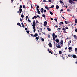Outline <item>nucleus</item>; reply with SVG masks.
<instances>
[{"label": "nucleus", "mask_w": 77, "mask_h": 77, "mask_svg": "<svg viewBox=\"0 0 77 77\" xmlns=\"http://www.w3.org/2000/svg\"><path fill=\"white\" fill-rule=\"evenodd\" d=\"M28 16H26V20H27V19L28 18Z\"/></svg>", "instance_id": "obj_32"}, {"label": "nucleus", "mask_w": 77, "mask_h": 77, "mask_svg": "<svg viewBox=\"0 0 77 77\" xmlns=\"http://www.w3.org/2000/svg\"><path fill=\"white\" fill-rule=\"evenodd\" d=\"M36 8L38 9V8H39V6L38 5L37 7Z\"/></svg>", "instance_id": "obj_41"}, {"label": "nucleus", "mask_w": 77, "mask_h": 77, "mask_svg": "<svg viewBox=\"0 0 77 77\" xmlns=\"http://www.w3.org/2000/svg\"><path fill=\"white\" fill-rule=\"evenodd\" d=\"M28 21L29 22V23H31V20H30V19H28Z\"/></svg>", "instance_id": "obj_40"}, {"label": "nucleus", "mask_w": 77, "mask_h": 77, "mask_svg": "<svg viewBox=\"0 0 77 77\" xmlns=\"http://www.w3.org/2000/svg\"><path fill=\"white\" fill-rule=\"evenodd\" d=\"M42 16L43 17H45V16L44 14H43L42 15Z\"/></svg>", "instance_id": "obj_47"}, {"label": "nucleus", "mask_w": 77, "mask_h": 77, "mask_svg": "<svg viewBox=\"0 0 77 77\" xmlns=\"http://www.w3.org/2000/svg\"><path fill=\"white\" fill-rule=\"evenodd\" d=\"M63 9H61L60 11V12H63Z\"/></svg>", "instance_id": "obj_44"}, {"label": "nucleus", "mask_w": 77, "mask_h": 77, "mask_svg": "<svg viewBox=\"0 0 77 77\" xmlns=\"http://www.w3.org/2000/svg\"><path fill=\"white\" fill-rule=\"evenodd\" d=\"M55 27H56L57 28V27H58V26H57V25H55Z\"/></svg>", "instance_id": "obj_62"}, {"label": "nucleus", "mask_w": 77, "mask_h": 77, "mask_svg": "<svg viewBox=\"0 0 77 77\" xmlns=\"http://www.w3.org/2000/svg\"><path fill=\"white\" fill-rule=\"evenodd\" d=\"M68 56L69 57H71V55L70 54H69V55H68Z\"/></svg>", "instance_id": "obj_53"}, {"label": "nucleus", "mask_w": 77, "mask_h": 77, "mask_svg": "<svg viewBox=\"0 0 77 77\" xmlns=\"http://www.w3.org/2000/svg\"><path fill=\"white\" fill-rule=\"evenodd\" d=\"M52 36L53 37H54L55 36V33H54L52 34Z\"/></svg>", "instance_id": "obj_17"}, {"label": "nucleus", "mask_w": 77, "mask_h": 77, "mask_svg": "<svg viewBox=\"0 0 77 77\" xmlns=\"http://www.w3.org/2000/svg\"><path fill=\"white\" fill-rule=\"evenodd\" d=\"M56 8L57 9H58L59 8V7L58 6V5H56Z\"/></svg>", "instance_id": "obj_10"}, {"label": "nucleus", "mask_w": 77, "mask_h": 77, "mask_svg": "<svg viewBox=\"0 0 77 77\" xmlns=\"http://www.w3.org/2000/svg\"><path fill=\"white\" fill-rule=\"evenodd\" d=\"M65 28L66 29H68V27H66Z\"/></svg>", "instance_id": "obj_63"}, {"label": "nucleus", "mask_w": 77, "mask_h": 77, "mask_svg": "<svg viewBox=\"0 0 77 77\" xmlns=\"http://www.w3.org/2000/svg\"><path fill=\"white\" fill-rule=\"evenodd\" d=\"M13 1H14V0H11V3H12Z\"/></svg>", "instance_id": "obj_58"}, {"label": "nucleus", "mask_w": 77, "mask_h": 77, "mask_svg": "<svg viewBox=\"0 0 77 77\" xmlns=\"http://www.w3.org/2000/svg\"><path fill=\"white\" fill-rule=\"evenodd\" d=\"M38 34L37 33H36L34 35V37H36L38 36Z\"/></svg>", "instance_id": "obj_9"}, {"label": "nucleus", "mask_w": 77, "mask_h": 77, "mask_svg": "<svg viewBox=\"0 0 77 77\" xmlns=\"http://www.w3.org/2000/svg\"><path fill=\"white\" fill-rule=\"evenodd\" d=\"M35 26H36V25H32V26H33V29H36V27H35Z\"/></svg>", "instance_id": "obj_16"}, {"label": "nucleus", "mask_w": 77, "mask_h": 77, "mask_svg": "<svg viewBox=\"0 0 77 77\" xmlns=\"http://www.w3.org/2000/svg\"><path fill=\"white\" fill-rule=\"evenodd\" d=\"M62 59H64V57H63V54H62Z\"/></svg>", "instance_id": "obj_51"}, {"label": "nucleus", "mask_w": 77, "mask_h": 77, "mask_svg": "<svg viewBox=\"0 0 77 77\" xmlns=\"http://www.w3.org/2000/svg\"><path fill=\"white\" fill-rule=\"evenodd\" d=\"M60 23H61V24H63V22H61Z\"/></svg>", "instance_id": "obj_48"}, {"label": "nucleus", "mask_w": 77, "mask_h": 77, "mask_svg": "<svg viewBox=\"0 0 77 77\" xmlns=\"http://www.w3.org/2000/svg\"><path fill=\"white\" fill-rule=\"evenodd\" d=\"M37 12L38 14H41V13H40V11H37Z\"/></svg>", "instance_id": "obj_26"}, {"label": "nucleus", "mask_w": 77, "mask_h": 77, "mask_svg": "<svg viewBox=\"0 0 77 77\" xmlns=\"http://www.w3.org/2000/svg\"><path fill=\"white\" fill-rule=\"evenodd\" d=\"M32 25H36V23H35V20L33 21Z\"/></svg>", "instance_id": "obj_13"}, {"label": "nucleus", "mask_w": 77, "mask_h": 77, "mask_svg": "<svg viewBox=\"0 0 77 77\" xmlns=\"http://www.w3.org/2000/svg\"><path fill=\"white\" fill-rule=\"evenodd\" d=\"M45 9H47V10H49V9H50V8H49V7L47 6H45Z\"/></svg>", "instance_id": "obj_8"}, {"label": "nucleus", "mask_w": 77, "mask_h": 77, "mask_svg": "<svg viewBox=\"0 0 77 77\" xmlns=\"http://www.w3.org/2000/svg\"><path fill=\"white\" fill-rule=\"evenodd\" d=\"M30 35L31 36H32V37H34V35H33L32 34H31Z\"/></svg>", "instance_id": "obj_33"}, {"label": "nucleus", "mask_w": 77, "mask_h": 77, "mask_svg": "<svg viewBox=\"0 0 77 77\" xmlns=\"http://www.w3.org/2000/svg\"><path fill=\"white\" fill-rule=\"evenodd\" d=\"M56 47L57 48H61V46L59 45H58V46L56 45Z\"/></svg>", "instance_id": "obj_11"}, {"label": "nucleus", "mask_w": 77, "mask_h": 77, "mask_svg": "<svg viewBox=\"0 0 77 77\" xmlns=\"http://www.w3.org/2000/svg\"><path fill=\"white\" fill-rule=\"evenodd\" d=\"M47 21H45L44 22V27H45L46 26V25H47Z\"/></svg>", "instance_id": "obj_3"}, {"label": "nucleus", "mask_w": 77, "mask_h": 77, "mask_svg": "<svg viewBox=\"0 0 77 77\" xmlns=\"http://www.w3.org/2000/svg\"><path fill=\"white\" fill-rule=\"evenodd\" d=\"M35 31H36V28L34 29V30H33L34 33H35Z\"/></svg>", "instance_id": "obj_34"}, {"label": "nucleus", "mask_w": 77, "mask_h": 77, "mask_svg": "<svg viewBox=\"0 0 77 77\" xmlns=\"http://www.w3.org/2000/svg\"><path fill=\"white\" fill-rule=\"evenodd\" d=\"M75 32H77V29H76L75 30Z\"/></svg>", "instance_id": "obj_64"}, {"label": "nucleus", "mask_w": 77, "mask_h": 77, "mask_svg": "<svg viewBox=\"0 0 77 77\" xmlns=\"http://www.w3.org/2000/svg\"><path fill=\"white\" fill-rule=\"evenodd\" d=\"M75 23H77V19H75Z\"/></svg>", "instance_id": "obj_30"}, {"label": "nucleus", "mask_w": 77, "mask_h": 77, "mask_svg": "<svg viewBox=\"0 0 77 77\" xmlns=\"http://www.w3.org/2000/svg\"><path fill=\"white\" fill-rule=\"evenodd\" d=\"M59 54H62V51H59Z\"/></svg>", "instance_id": "obj_22"}, {"label": "nucleus", "mask_w": 77, "mask_h": 77, "mask_svg": "<svg viewBox=\"0 0 77 77\" xmlns=\"http://www.w3.org/2000/svg\"><path fill=\"white\" fill-rule=\"evenodd\" d=\"M59 2L60 3H63V2L61 0Z\"/></svg>", "instance_id": "obj_27"}, {"label": "nucleus", "mask_w": 77, "mask_h": 77, "mask_svg": "<svg viewBox=\"0 0 77 77\" xmlns=\"http://www.w3.org/2000/svg\"><path fill=\"white\" fill-rule=\"evenodd\" d=\"M43 2H47V1L45 0H43Z\"/></svg>", "instance_id": "obj_45"}, {"label": "nucleus", "mask_w": 77, "mask_h": 77, "mask_svg": "<svg viewBox=\"0 0 77 77\" xmlns=\"http://www.w3.org/2000/svg\"><path fill=\"white\" fill-rule=\"evenodd\" d=\"M48 45L50 47H52V44L50 42H49L48 44Z\"/></svg>", "instance_id": "obj_5"}, {"label": "nucleus", "mask_w": 77, "mask_h": 77, "mask_svg": "<svg viewBox=\"0 0 77 77\" xmlns=\"http://www.w3.org/2000/svg\"><path fill=\"white\" fill-rule=\"evenodd\" d=\"M53 40H54V41H55V40H56V39H55V37H53Z\"/></svg>", "instance_id": "obj_39"}, {"label": "nucleus", "mask_w": 77, "mask_h": 77, "mask_svg": "<svg viewBox=\"0 0 77 77\" xmlns=\"http://www.w3.org/2000/svg\"><path fill=\"white\" fill-rule=\"evenodd\" d=\"M63 30H64V31H66V30L65 28H63Z\"/></svg>", "instance_id": "obj_24"}, {"label": "nucleus", "mask_w": 77, "mask_h": 77, "mask_svg": "<svg viewBox=\"0 0 77 77\" xmlns=\"http://www.w3.org/2000/svg\"><path fill=\"white\" fill-rule=\"evenodd\" d=\"M41 12H42V13H43V11H44V8H41Z\"/></svg>", "instance_id": "obj_12"}, {"label": "nucleus", "mask_w": 77, "mask_h": 77, "mask_svg": "<svg viewBox=\"0 0 77 77\" xmlns=\"http://www.w3.org/2000/svg\"><path fill=\"white\" fill-rule=\"evenodd\" d=\"M55 41L58 43L57 45H59V39H56L55 40Z\"/></svg>", "instance_id": "obj_4"}, {"label": "nucleus", "mask_w": 77, "mask_h": 77, "mask_svg": "<svg viewBox=\"0 0 77 77\" xmlns=\"http://www.w3.org/2000/svg\"><path fill=\"white\" fill-rule=\"evenodd\" d=\"M48 36L49 38H50V35H48Z\"/></svg>", "instance_id": "obj_37"}, {"label": "nucleus", "mask_w": 77, "mask_h": 77, "mask_svg": "<svg viewBox=\"0 0 77 77\" xmlns=\"http://www.w3.org/2000/svg\"><path fill=\"white\" fill-rule=\"evenodd\" d=\"M49 53H51V54H53V52H51V51H49Z\"/></svg>", "instance_id": "obj_20"}, {"label": "nucleus", "mask_w": 77, "mask_h": 77, "mask_svg": "<svg viewBox=\"0 0 77 77\" xmlns=\"http://www.w3.org/2000/svg\"><path fill=\"white\" fill-rule=\"evenodd\" d=\"M60 43H61V45H63V40H62H62H61Z\"/></svg>", "instance_id": "obj_6"}, {"label": "nucleus", "mask_w": 77, "mask_h": 77, "mask_svg": "<svg viewBox=\"0 0 77 77\" xmlns=\"http://www.w3.org/2000/svg\"><path fill=\"white\" fill-rule=\"evenodd\" d=\"M37 17H38V18H40V17H39V15H37Z\"/></svg>", "instance_id": "obj_57"}, {"label": "nucleus", "mask_w": 77, "mask_h": 77, "mask_svg": "<svg viewBox=\"0 0 77 77\" xmlns=\"http://www.w3.org/2000/svg\"><path fill=\"white\" fill-rule=\"evenodd\" d=\"M22 12V9L20 8L19 9V11L17 12V13H19V14H21Z\"/></svg>", "instance_id": "obj_1"}, {"label": "nucleus", "mask_w": 77, "mask_h": 77, "mask_svg": "<svg viewBox=\"0 0 77 77\" xmlns=\"http://www.w3.org/2000/svg\"><path fill=\"white\" fill-rule=\"evenodd\" d=\"M34 17L35 19H36L37 18V16H34Z\"/></svg>", "instance_id": "obj_25"}, {"label": "nucleus", "mask_w": 77, "mask_h": 77, "mask_svg": "<svg viewBox=\"0 0 77 77\" xmlns=\"http://www.w3.org/2000/svg\"><path fill=\"white\" fill-rule=\"evenodd\" d=\"M44 12H47V10H44L43 11Z\"/></svg>", "instance_id": "obj_35"}, {"label": "nucleus", "mask_w": 77, "mask_h": 77, "mask_svg": "<svg viewBox=\"0 0 77 77\" xmlns=\"http://www.w3.org/2000/svg\"><path fill=\"white\" fill-rule=\"evenodd\" d=\"M54 20H55L56 22H57V19L56 18L54 19Z\"/></svg>", "instance_id": "obj_28"}, {"label": "nucleus", "mask_w": 77, "mask_h": 77, "mask_svg": "<svg viewBox=\"0 0 77 77\" xmlns=\"http://www.w3.org/2000/svg\"><path fill=\"white\" fill-rule=\"evenodd\" d=\"M65 24H68V22H67V21H65Z\"/></svg>", "instance_id": "obj_23"}, {"label": "nucleus", "mask_w": 77, "mask_h": 77, "mask_svg": "<svg viewBox=\"0 0 77 77\" xmlns=\"http://www.w3.org/2000/svg\"><path fill=\"white\" fill-rule=\"evenodd\" d=\"M61 17L63 18V19H65V18L62 16V15H61Z\"/></svg>", "instance_id": "obj_59"}, {"label": "nucleus", "mask_w": 77, "mask_h": 77, "mask_svg": "<svg viewBox=\"0 0 77 77\" xmlns=\"http://www.w3.org/2000/svg\"><path fill=\"white\" fill-rule=\"evenodd\" d=\"M47 29L48 30V31H49V32L50 31H51V29L48 27L47 28Z\"/></svg>", "instance_id": "obj_15"}, {"label": "nucleus", "mask_w": 77, "mask_h": 77, "mask_svg": "<svg viewBox=\"0 0 77 77\" xmlns=\"http://www.w3.org/2000/svg\"><path fill=\"white\" fill-rule=\"evenodd\" d=\"M68 42L69 43H71V40H70V41H69V42Z\"/></svg>", "instance_id": "obj_60"}, {"label": "nucleus", "mask_w": 77, "mask_h": 77, "mask_svg": "<svg viewBox=\"0 0 77 77\" xmlns=\"http://www.w3.org/2000/svg\"><path fill=\"white\" fill-rule=\"evenodd\" d=\"M26 32L27 33H28V34H29V31H27Z\"/></svg>", "instance_id": "obj_52"}, {"label": "nucleus", "mask_w": 77, "mask_h": 77, "mask_svg": "<svg viewBox=\"0 0 77 77\" xmlns=\"http://www.w3.org/2000/svg\"><path fill=\"white\" fill-rule=\"evenodd\" d=\"M38 23V20H36V23L37 24Z\"/></svg>", "instance_id": "obj_43"}, {"label": "nucleus", "mask_w": 77, "mask_h": 77, "mask_svg": "<svg viewBox=\"0 0 77 77\" xmlns=\"http://www.w3.org/2000/svg\"><path fill=\"white\" fill-rule=\"evenodd\" d=\"M73 36L75 38H76V37H77V36H76L75 35H73Z\"/></svg>", "instance_id": "obj_42"}, {"label": "nucleus", "mask_w": 77, "mask_h": 77, "mask_svg": "<svg viewBox=\"0 0 77 77\" xmlns=\"http://www.w3.org/2000/svg\"><path fill=\"white\" fill-rule=\"evenodd\" d=\"M50 13L51 14V15H53V12H52L50 11Z\"/></svg>", "instance_id": "obj_18"}, {"label": "nucleus", "mask_w": 77, "mask_h": 77, "mask_svg": "<svg viewBox=\"0 0 77 77\" xmlns=\"http://www.w3.org/2000/svg\"><path fill=\"white\" fill-rule=\"evenodd\" d=\"M70 43H69L68 42V47H69V45H70Z\"/></svg>", "instance_id": "obj_36"}, {"label": "nucleus", "mask_w": 77, "mask_h": 77, "mask_svg": "<svg viewBox=\"0 0 77 77\" xmlns=\"http://www.w3.org/2000/svg\"><path fill=\"white\" fill-rule=\"evenodd\" d=\"M69 50H71L72 49V47H69L68 48Z\"/></svg>", "instance_id": "obj_21"}, {"label": "nucleus", "mask_w": 77, "mask_h": 77, "mask_svg": "<svg viewBox=\"0 0 77 77\" xmlns=\"http://www.w3.org/2000/svg\"><path fill=\"white\" fill-rule=\"evenodd\" d=\"M17 25H18V26H19L20 27H21V24H20V23H18Z\"/></svg>", "instance_id": "obj_14"}, {"label": "nucleus", "mask_w": 77, "mask_h": 77, "mask_svg": "<svg viewBox=\"0 0 77 77\" xmlns=\"http://www.w3.org/2000/svg\"><path fill=\"white\" fill-rule=\"evenodd\" d=\"M25 30L27 31V28L26 27L25 28Z\"/></svg>", "instance_id": "obj_49"}, {"label": "nucleus", "mask_w": 77, "mask_h": 77, "mask_svg": "<svg viewBox=\"0 0 77 77\" xmlns=\"http://www.w3.org/2000/svg\"><path fill=\"white\" fill-rule=\"evenodd\" d=\"M67 11H68V12H69L70 9H67Z\"/></svg>", "instance_id": "obj_61"}, {"label": "nucleus", "mask_w": 77, "mask_h": 77, "mask_svg": "<svg viewBox=\"0 0 77 77\" xmlns=\"http://www.w3.org/2000/svg\"><path fill=\"white\" fill-rule=\"evenodd\" d=\"M72 57L74 59H76L77 58V56H76V55H73Z\"/></svg>", "instance_id": "obj_7"}, {"label": "nucleus", "mask_w": 77, "mask_h": 77, "mask_svg": "<svg viewBox=\"0 0 77 77\" xmlns=\"http://www.w3.org/2000/svg\"><path fill=\"white\" fill-rule=\"evenodd\" d=\"M22 27H23V28H25V26H24V25H22Z\"/></svg>", "instance_id": "obj_54"}, {"label": "nucleus", "mask_w": 77, "mask_h": 77, "mask_svg": "<svg viewBox=\"0 0 77 77\" xmlns=\"http://www.w3.org/2000/svg\"><path fill=\"white\" fill-rule=\"evenodd\" d=\"M41 40L42 41H44V38H41Z\"/></svg>", "instance_id": "obj_29"}, {"label": "nucleus", "mask_w": 77, "mask_h": 77, "mask_svg": "<svg viewBox=\"0 0 77 77\" xmlns=\"http://www.w3.org/2000/svg\"><path fill=\"white\" fill-rule=\"evenodd\" d=\"M24 15L23 14H22L21 15V17L22 18H24Z\"/></svg>", "instance_id": "obj_19"}, {"label": "nucleus", "mask_w": 77, "mask_h": 77, "mask_svg": "<svg viewBox=\"0 0 77 77\" xmlns=\"http://www.w3.org/2000/svg\"><path fill=\"white\" fill-rule=\"evenodd\" d=\"M75 51H77V48H75Z\"/></svg>", "instance_id": "obj_55"}, {"label": "nucleus", "mask_w": 77, "mask_h": 77, "mask_svg": "<svg viewBox=\"0 0 77 77\" xmlns=\"http://www.w3.org/2000/svg\"><path fill=\"white\" fill-rule=\"evenodd\" d=\"M40 30L41 32H42V28H40Z\"/></svg>", "instance_id": "obj_46"}, {"label": "nucleus", "mask_w": 77, "mask_h": 77, "mask_svg": "<svg viewBox=\"0 0 77 77\" xmlns=\"http://www.w3.org/2000/svg\"><path fill=\"white\" fill-rule=\"evenodd\" d=\"M36 39H37V40H38V39H39V37H36Z\"/></svg>", "instance_id": "obj_31"}, {"label": "nucleus", "mask_w": 77, "mask_h": 77, "mask_svg": "<svg viewBox=\"0 0 77 77\" xmlns=\"http://www.w3.org/2000/svg\"><path fill=\"white\" fill-rule=\"evenodd\" d=\"M54 5H53L51 6V7L52 8H54Z\"/></svg>", "instance_id": "obj_56"}, {"label": "nucleus", "mask_w": 77, "mask_h": 77, "mask_svg": "<svg viewBox=\"0 0 77 77\" xmlns=\"http://www.w3.org/2000/svg\"><path fill=\"white\" fill-rule=\"evenodd\" d=\"M69 2L71 3V4H72V3H74V2L72 0H69Z\"/></svg>", "instance_id": "obj_2"}, {"label": "nucleus", "mask_w": 77, "mask_h": 77, "mask_svg": "<svg viewBox=\"0 0 77 77\" xmlns=\"http://www.w3.org/2000/svg\"><path fill=\"white\" fill-rule=\"evenodd\" d=\"M23 8H26V6L24 5H23Z\"/></svg>", "instance_id": "obj_50"}, {"label": "nucleus", "mask_w": 77, "mask_h": 77, "mask_svg": "<svg viewBox=\"0 0 77 77\" xmlns=\"http://www.w3.org/2000/svg\"><path fill=\"white\" fill-rule=\"evenodd\" d=\"M22 7H23V6H22V5H20L19 8L20 9H21V8H22Z\"/></svg>", "instance_id": "obj_38"}]
</instances>
